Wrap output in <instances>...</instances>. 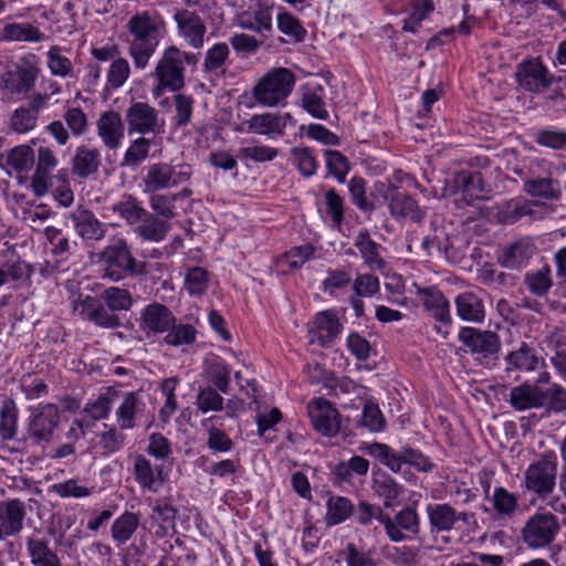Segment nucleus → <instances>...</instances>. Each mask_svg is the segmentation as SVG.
<instances>
[{
	"instance_id": "f257e3e1",
	"label": "nucleus",
	"mask_w": 566,
	"mask_h": 566,
	"mask_svg": "<svg viewBox=\"0 0 566 566\" xmlns=\"http://www.w3.org/2000/svg\"><path fill=\"white\" fill-rule=\"evenodd\" d=\"M129 54L138 69H145L167 33L164 19L156 12L144 11L127 23Z\"/></svg>"
},
{
	"instance_id": "f03ea898",
	"label": "nucleus",
	"mask_w": 566,
	"mask_h": 566,
	"mask_svg": "<svg viewBox=\"0 0 566 566\" xmlns=\"http://www.w3.org/2000/svg\"><path fill=\"white\" fill-rule=\"evenodd\" d=\"M197 62L192 53L181 52L174 45L166 48L155 70L158 84L153 88L154 96L158 97L165 90H180L185 83L184 64L196 65Z\"/></svg>"
},
{
	"instance_id": "7ed1b4c3",
	"label": "nucleus",
	"mask_w": 566,
	"mask_h": 566,
	"mask_svg": "<svg viewBox=\"0 0 566 566\" xmlns=\"http://www.w3.org/2000/svg\"><path fill=\"white\" fill-rule=\"evenodd\" d=\"M294 85L295 77L291 71L275 69L259 80L253 87V97L263 107L283 106Z\"/></svg>"
},
{
	"instance_id": "20e7f679",
	"label": "nucleus",
	"mask_w": 566,
	"mask_h": 566,
	"mask_svg": "<svg viewBox=\"0 0 566 566\" xmlns=\"http://www.w3.org/2000/svg\"><path fill=\"white\" fill-rule=\"evenodd\" d=\"M557 458L554 453L544 454L528 464L523 475V486L538 497L549 495L556 485Z\"/></svg>"
},
{
	"instance_id": "39448f33",
	"label": "nucleus",
	"mask_w": 566,
	"mask_h": 566,
	"mask_svg": "<svg viewBox=\"0 0 566 566\" xmlns=\"http://www.w3.org/2000/svg\"><path fill=\"white\" fill-rule=\"evenodd\" d=\"M559 532V523L548 512H536L522 530L523 542L533 549L544 548L554 542Z\"/></svg>"
},
{
	"instance_id": "423d86ee",
	"label": "nucleus",
	"mask_w": 566,
	"mask_h": 566,
	"mask_svg": "<svg viewBox=\"0 0 566 566\" xmlns=\"http://www.w3.org/2000/svg\"><path fill=\"white\" fill-rule=\"evenodd\" d=\"M295 120L290 113L255 114L251 118L235 124L233 130L241 134H258L275 138L284 134L285 128L294 126Z\"/></svg>"
},
{
	"instance_id": "0eeeda50",
	"label": "nucleus",
	"mask_w": 566,
	"mask_h": 566,
	"mask_svg": "<svg viewBox=\"0 0 566 566\" xmlns=\"http://www.w3.org/2000/svg\"><path fill=\"white\" fill-rule=\"evenodd\" d=\"M101 264L104 275L112 281L135 273V260L123 240H116L105 248L101 254Z\"/></svg>"
},
{
	"instance_id": "6e6552de",
	"label": "nucleus",
	"mask_w": 566,
	"mask_h": 566,
	"mask_svg": "<svg viewBox=\"0 0 566 566\" xmlns=\"http://www.w3.org/2000/svg\"><path fill=\"white\" fill-rule=\"evenodd\" d=\"M191 169L187 165L170 166L155 164L148 168L145 177V190L154 192L164 188L175 187L190 178Z\"/></svg>"
},
{
	"instance_id": "1a4fd4ad",
	"label": "nucleus",
	"mask_w": 566,
	"mask_h": 566,
	"mask_svg": "<svg viewBox=\"0 0 566 566\" xmlns=\"http://www.w3.org/2000/svg\"><path fill=\"white\" fill-rule=\"evenodd\" d=\"M307 413L314 429L326 437L335 436L340 426L339 413L333 405L323 398H316L308 402Z\"/></svg>"
},
{
	"instance_id": "9d476101",
	"label": "nucleus",
	"mask_w": 566,
	"mask_h": 566,
	"mask_svg": "<svg viewBox=\"0 0 566 566\" xmlns=\"http://www.w3.org/2000/svg\"><path fill=\"white\" fill-rule=\"evenodd\" d=\"M57 423V407L53 403L39 405L31 411L29 433L36 442H49Z\"/></svg>"
},
{
	"instance_id": "9b49d317",
	"label": "nucleus",
	"mask_w": 566,
	"mask_h": 566,
	"mask_svg": "<svg viewBox=\"0 0 566 566\" xmlns=\"http://www.w3.org/2000/svg\"><path fill=\"white\" fill-rule=\"evenodd\" d=\"M36 69L34 66H17L4 72L0 78V88L11 98H21L34 86Z\"/></svg>"
},
{
	"instance_id": "f8f14e48",
	"label": "nucleus",
	"mask_w": 566,
	"mask_h": 566,
	"mask_svg": "<svg viewBox=\"0 0 566 566\" xmlns=\"http://www.w3.org/2000/svg\"><path fill=\"white\" fill-rule=\"evenodd\" d=\"M458 338L472 354L483 357L496 354L500 348L497 336L490 331L465 326L459 331Z\"/></svg>"
},
{
	"instance_id": "ddd939ff",
	"label": "nucleus",
	"mask_w": 566,
	"mask_h": 566,
	"mask_svg": "<svg viewBox=\"0 0 566 566\" xmlns=\"http://www.w3.org/2000/svg\"><path fill=\"white\" fill-rule=\"evenodd\" d=\"M426 513L429 524L434 532H448L455 527L459 521L468 522L471 516L465 512H458L446 503L428 504Z\"/></svg>"
},
{
	"instance_id": "4468645a",
	"label": "nucleus",
	"mask_w": 566,
	"mask_h": 566,
	"mask_svg": "<svg viewBox=\"0 0 566 566\" xmlns=\"http://www.w3.org/2000/svg\"><path fill=\"white\" fill-rule=\"evenodd\" d=\"M25 517L24 503L18 499L0 501V541L18 534Z\"/></svg>"
},
{
	"instance_id": "2eb2a0df",
	"label": "nucleus",
	"mask_w": 566,
	"mask_h": 566,
	"mask_svg": "<svg viewBox=\"0 0 566 566\" xmlns=\"http://www.w3.org/2000/svg\"><path fill=\"white\" fill-rule=\"evenodd\" d=\"M516 78L521 86L531 92H538L551 83L548 71L539 59L521 63L516 71Z\"/></svg>"
},
{
	"instance_id": "dca6fc26",
	"label": "nucleus",
	"mask_w": 566,
	"mask_h": 566,
	"mask_svg": "<svg viewBox=\"0 0 566 566\" xmlns=\"http://www.w3.org/2000/svg\"><path fill=\"white\" fill-rule=\"evenodd\" d=\"M135 478L143 490L156 493L165 484L168 472L163 465H153L149 460L143 455H138L134 463Z\"/></svg>"
},
{
	"instance_id": "f3484780",
	"label": "nucleus",
	"mask_w": 566,
	"mask_h": 566,
	"mask_svg": "<svg viewBox=\"0 0 566 566\" xmlns=\"http://www.w3.org/2000/svg\"><path fill=\"white\" fill-rule=\"evenodd\" d=\"M424 310L438 322L449 324L451 322L450 304L444 295L436 287L421 289L412 284Z\"/></svg>"
},
{
	"instance_id": "a211bd4d",
	"label": "nucleus",
	"mask_w": 566,
	"mask_h": 566,
	"mask_svg": "<svg viewBox=\"0 0 566 566\" xmlns=\"http://www.w3.org/2000/svg\"><path fill=\"white\" fill-rule=\"evenodd\" d=\"M342 325L333 311L317 313L310 329L311 342L325 346L340 333Z\"/></svg>"
},
{
	"instance_id": "6ab92c4d",
	"label": "nucleus",
	"mask_w": 566,
	"mask_h": 566,
	"mask_svg": "<svg viewBox=\"0 0 566 566\" xmlns=\"http://www.w3.org/2000/svg\"><path fill=\"white\" fill-rule=\"evenodd\" d=\"M175 321L174 314L165 305L153 303L142 312L140 328L147 333L163 334Z\"/></svg>"
},
{
	"instance_id": "aec40b11",
	"label": "nucleus",
	"mask_w": 566,
	"mask_h": 566,
	"mask_svg": "<svg viewBox=\"0 0 566 566\" xmlns=\"http://www.w3.org/2000/svg\"><path fill=\"white\" fill-rule=\"evenodd\" d=\"M175 21L177 22L179 34L190 46L195 49L203 46L206 25L196 13L186 10L177 12Z\"/></svg>"
},
{
	"instance_id": "412c9836",
	"label": "nucleus",
	"mask_w": 566,
	"mask_h": 566,
	"mask_svg": "<svg viewBox=\"0 0 566 566\" xmlns=\"http://www.w3.org/2000/svg\"><path fill=\"white\" fill-rule=\"evenodd\" d=\"M97 135L108 148H118L124 138V124L120 115L115 111L103 113L97 120Z\"/></svg>"
},
{
	"instance_id": "4be33fe9",
	"label": "nucleus",
	"mask_w": 566,
	"mask_h": 566,
	"mask_svg": "<svg viewBox=\"0 0 566 566\" xmlns=\"http://www.w3.org/2000/svg\"><path fill=\"white\" fill-rule=\"evenodd\" d=\"M510 403L517 411L542 408L545 405L544 390L527 382L515 386L510 392Z\"/></svg>"
},
{
	"instance_id": "5701e85b",
	"label": "nucleus",
	"mask_w": 566,
	"mask_h": 566,
	"mask_svg": "<svg viewBox=\"0 0 566 566\" xmlns=\"http://www.w3.org/2000/svg\"><path fill=\"white\" fill-rule=\"evenodd\" d=\"M130 132L146 134L154 132L157 126V112L146 103H134L126 113Z\"/></svg>"
},
{
	"instance_id": "b1692460",
	"label": "nucleus",
	"mask_w": 566,
	"mask_h": 566,
	"mask_svg": "<svg viewBox=\"0 0 566 566\" xmlns=\"http://www.w3.org/2000/svg\"><path fill=\"white\" fill-rule=\"evenodd\" d=\"M457 315L465 322L482 323L485 317V308L482 298L471 291L460 293L455 297Z\"/></svg>"
},
{
	"instance_id": "393cba45",
	"label": "nucleus",
	"mask_w": 566,
	"mask_h": 566,
	"mask_svg": "<svg viewBox=\"0 0 566 566\" xmlns=\"http://www.w3.org/2000/svg\"><path fill=\"white\" fill-rule=\"evenodd\" d=\"M360 450L377 459L392 472H399L405 464V450L397 452L385 443H366Z\"/></svg>"
},
{
	"instance_id": "a878e982",
	"label": "nucleus",
	"mask_w": 566,
	"mask_h": 566,
	"mask_svg": "<svg viewBox=\"0 0 566 566\" xmlns=\"http://www.w3.org/2000/svg\"><path fill=\"white\" fill-rule=\"evenodd\" d=\"M202 366L207 379L220 391L227 392L231 370L224 360L217 355L209 354L205 357Z\"/></svg>"
},
{
	"instance_id": "bb28decb",
	"label": "nucleus",
	"mask_w": 566,
	"mask_h": 566,
	"mask_svg": "<svg viewBox=\"0 0 566 566\" xmlns=\"http://www.w3.org/2000/svg\"><path fill=\"white\" fill-rule=\"evenodd\" d=\"M35 154L31 146L19 145L8 151L6 167L10 175L28 174L34 166Z\"/></svg>"
},
{
	"instance_id": "cd10ccee",
	"label": "nucleus",
	"mask_w": 566,
	"mask_h": 566,
	"mask_svg": "<svg viewBox=\"0 0 566 566\" xmlns=\"http://www.w3.org/2000/svg\"><path fill=\"white\" fill-rule=\"evenodd\" d=\"M139 526V516L133 512H124L117 516L111 528L112 538L116 546L126 544Z\"/></svg>"
},
{
	"instance_id": "c85d7f7f",
	"label": "nucleus",
	"mask_w": 566,
	"mask_h": 566,
	"mask_svg": "<svg viewBox=\"0 0 566 566\" xmlns=\"http://www.w3.org/2000/svg\"><path fill=\"white\" fill-rule=\"evenodd\" d=\"M74 227L78 235L86 240H101L105 234L104 226L93 213L82 210L73 217Z\"/></svg>"
},
{
	"instance_id": "c756f323",
	"label": "nucleus",
	"mask_w": 566,
	"mask_h": 566,
	"mask_svg": "<svg viewBox=\"0 0 566 566\" xmlns=\"http://www.w3.org/2000/svg\"><path fill=\"white\" fill-rule=\"evenodd\" d=\"M113 399L111 394L102 395L94 401L88 402L82 411L81 419L76 421L81 431L90 426L91 420H101L108 417Z\"/></svg>"
},
{
	"instance_id": "7c9ffc66",
	"label": "nucleus",
	"mask_w": 566,
	"mask_h": 566,
	"mask_svg": "<svg viewBox=\"0 0 566 566\" xmlns=\"http://www.w3.org/2000/svg\"><path fill=\"white\" fill-rule=\"evenodd\" d=\"M75 310L81 311V314L85 318L94 322L101 327L111 328L117 325V318L107 313L94 298L90 296L85 297Z\"/></svg>"
},
{
	"instance_id": "2f4dec72",
	"label": "nucleus",
	"mask_w": 566,
	"mask_h": 566,
	"mask_svg": "<svg viewBox=\"0 0 566 566\" xmlns=\"http://www.w3.org/2000/svg\"><path fill=\"white\" fill-rule=\"evenodd\" d=\"M507 369H516L521 371L535 370L542 359L537 357L534 350L526 344H522L518 349L511 352L506 358Z\"/></svg>"
},
{
	"instance_id": "473e14b6",
	"label": "nucleus",
	"mask_w": 566,
	"mask_h": 566,
	"mask_svg": "<svg viewBox=\"0 0 566 566\" xmlns=\"http://www.w3.org/2000/svg\"><path fill=\"white\" fill-rule=\"evenodd\" d=\"M99 166V153L86 146L77 147L73 159V171L81 177L94 174Z\"/></svg>"
},
{
	"instance_id": "72a5a7b5",
	"label": "nucleus",
	"mask_w": 566,
	"mask_h": 566,
	"mask_svg": "<svg viewBox=\"0 0 566 566\" xmlns=\"http://www.w3.org/2000/svg\"><path fill=\"white\" fill-rule=\"evenodd\" d=\"M326 509V524L333 526L346 521L353 514L354 505L347 497L331 496L327 500Z\"/></svg>"
},
{
	"instance_id": "f704fd0d",
	"label": "nucleus",
	"mask_w": 566,
	"mask_h": 566,
	"mask_svg": "<svg viewBox=\"0 0 566 566\" xmlns=\"http://www.w3.org/2000/svg\"><path fill=\"white\" fill-rule=\"evenodd\" d=\"M2 39L6 41L39 42L42 40V34L32 24L13 22L3 27Z\"/></svg>"
},
{
	"instance_id": "c9c22d12",
	"label": "nucleus",
	"mask_w": 566,
	"mask_h": 566,
	"mask_svg": "<svg viewBox=\"0 0 566 566\" xmlns=\"http://www.w3.org/2000/svg\"><path fill=\"white\" fill-rule=\"evenodd\" d=\"M355 245L368 268L371 270L382 269L384 260L379 255L378 245L369 238L367 232H359L355 240Z\"/></svg>"
},
{
	"instance_id": "e433bc0d",
	"label": "nucleus",
	"mask_w": 566,
	"mask_h": 566,
	"mask_svg": "<svg viewBox=\"0 0 566 566\" xmlns=\"http://www.w3.org/2000/svg\"><path fill=\"white\" fill-rule=\"evenodd\" d=\"M455 181L461 186L462 197L468 202L484 196V186L479 172L462 171L457 176Z\"/></svg>"
},
{
	"instance_id": "4c0bfd02",
	"label": "nucleus",
	"mask_w": 566,
	"mask_h": 566,
	"mask_svg": "<svg viewBox=\"0 0 566 566\" xmlns=\"http://www.w3.org/2000/svg\"><path fill=\"white\" fill-rule=\"evenodd\" d=\"M28 552L34 566H59V557L40 539H29Z\"/></svg>"
},
{
	"instance_id": "58836bf2",
	"label": "nucleus",
	"mask_w": 566,
	"mask_h": 566,
	"mask_svg": "<svg viewBox=\"0 0 566 566\" xmlns=\"http://www.w3.org/2000/svg\"><path fill=\"white\" fill-rule=\"evenodd\" d=\"M314 254V249L310 244L292 248L277 260V266L282 271L296 270L308 261Z\"/></svg>"
},
{
	"instance_id": "ea45409f",
	"label": "nucleus",
	"mask_w": 566,
	"mask_h": 566,
	"mask_svg": "<svg viewBox=\"0 0 566 566\" xmlns=\"http://www.w3.org/2000/svg\"><path fill=\"white\" fill-rule=\"evenodd\" d=\"M46 65L55 76H73V63L59 46H53L46 52Z\"/></svg>"
},
{
	"instance_id": "a19ab883",
	"label": "nucleus",
	"mask_w": 566,
	"mask_h": 566,
	"mask_svg": "<svg viewBox=\"0 0 566 566\" xmlns=\"http://www.w3.org/2000/svg\"><path fill=\"white\" fill-rule=\"evenodd\" d=\"M434 7L431 0H415L403 19V30L416 32L420 23L428 18Z\"/></svg>"
},
{
	"instance_id": "79ce46f5",
	"label": "nucleus",
	"mask_w": 566,
	"mask_h": 566,
	"mask_svg": "<svg viewBox=\"0 0 566 566\" xmlns=\"http://www.w3.org/2000/svg\"><path fill=\"white\" fill-rule=\"evenodd\" d=\"M18 430V410L13 401L3 402L0 411V436L3 440L14 438Z\"/></svg>"
},
{
	"instance_id": "37998d69",
	"label": "nucleus",
	"mask_w": 566,
	"mask_h": 566,
	"mask_svg": "<svg viewBox=\"0 0 566 566\" xmlns=\"http://www.w3.org/2000/svg\"><path fill=\"white\" fill-rule=\"evenodd\" d=\"M491 503L499 515L511 516L517 509V496L500 486L495 488Z\"/></svg>"
},
{
	"instance_id": "c03bdc74",
	"label": "nucleus",
	"mask_w": 566,
	"mask_h": 566,
	"mask_svg": "<svg viewBox=\"0 0 566 566\" xmlns=\"http://www.w3.org/2000/svg\"><path fill=\"white\" fill-rule=\"evenodd\" d=\"M139 410L137 397L129 392L124 396L122 403L116 410V418L122 429H130L134 427V419Z\"/></svg>"
},
{
	"instance_id": "a18cd8bd",
	"label": "nucleus",
	"mask_w": 566,
	"mask_h": 566,
	"mask_svg": "<svg viewBox=\"0 0 566 566\" xmlns=\"http://www.w3.org/2000/svg\"><path fill=\"white\" fill-rule=\"evenodd\" d=\"M196 335L197 331L192 325L174 323L167 331L164 342L169 346L189 345L196 340Z\"/></svg>"
},
{
	"instance_id": "49530a36",
	"label": "nucleus",
	"mask_w": 566,
	"mask_h": 566,
	"mask_svg": "<svg viewBox=\"0 0 566 566\" xmlns=\"http://www.w3.org/2000/svg\"><path fill=\"white\" fill-rule=\"evenodd\" d=\"M184 285L192 296H201L208 286V273L201 268H191L185 274Z\"/></svg>"
},
{
	"instance_id": "de8ad7c7",
	"label": "nucleus",
	"mask_w": 566,
	"mask_h": 566,
	"mask_svg": "<svg viewBox=\"0 0 566 566\" xmlns=\"http://www.w3.org/2000/svg\"><path fill=\"white\" fill-rule=\"evenodd\" d=\"M103 300L112 311H128L133 304L129 292L116 286L106 289Z\"/></svg>"
},
{
	"instance_id": "09e8293b",
	"label": "nucleus",
	"mask_w": 566,
	"mask_h": 566,
	"mask_svg": "<svg viewBox=\"0 0 566 566\" xmlns=\"http://www.w3.org/2000/svg\"><path fill=\"white\" fill-rule=\"evenodd\" d=\"M326 167L328 171L339 181L344 182L349 171L347 158L337 150H325Z\"/></svg>"
},
{
	"instance_id": "8fccbe9b",
	"label": "nucleus",
	"mask_w": 566,
	"mask_h": 566,
	"mask_svg": "<svg viewBox=\"0 0 566 566\" xmlns=\"http://www.w3.org/2000/svg\"><path fill=\"white\" fill-rule=\"evenodd\" d=\"M168 231V223L166 221L147 217L138 227L139 234L146 240L159 242Z\"/></svg>"
},
{
	"instance_id": "3c124183",
	"label": "nucleus",
	"mask_w": 566,
	"mask_h": 566,
	"mask_svg": "<svg viewBox=\"0 0 566 566\" xmlns=\"http://www.w3.org/2000/svg\"><path fill=\"white\" fill-rule=\"evenodd\" d=\"M525 190L539 199H554L559 195L558 187L551 179H536L525 182Z\"/></svg>"
},
{
	"instance_id": "603ef678",
	"label": "nucleus",
	"mask_w": 566,
	"mask_h": 566,
	"mask_svg": "<svg viewBox=\"0 0 566 566\" xmlns=\"http://www.w3.org/2000/svg\"><path fill=\"white\" fill-rule=\"evenodd\" d=\"M130 67L127 60L118 57L114 60L107 72V85L111 88H119L127 81Z\"/></svg>"
},
{
	"instance_id": "864d4df0",
	"label": "nucleus",
	"mask_w": 566,
	"mask_h": 566,
	"mask_svg": "<svg viewBox=\"0 0 566 566\" xmlns=\"http://www.w3.org/2000/svg\"><path fill=\"white\" fill-rule=\"evenodd\" d=\"M322 94V87L306 92L303 96V107L313 117L318 119H326L328 117V113L324 107Z\"/></svg>"
},
{
	"instance_id": "5fc2aeb1",
	"label": "nucleus",
	"mask_w": 566,
	"mask_h": 566,
	"mask_svg": "<svg viewBox=\"0 0 566 566\" xmlns=\"http://www.w3.org/2000/svg\"><path fill=\"white\" fill-rule=\"evenodd\" d=\"M293 161L300 172L306 177L315 174L317 164L311 150L306 147H295L292 150Z\"/></svg>"
},
{
	"instance_id": "6e6d98bb",
	"label": "nucleus",
	"mask_w": 566,
	"mask_h": 566,
	"mask_svg": "<svg viewBox=\"0 0 566 566\" xmlns=\"http://www.w3.org/2000/svg\"><path fill=\"white\" fill-rule=\"evenodd\" d=\"M38 113L29 108H18L11 116V127L22 134L30 132L36 124Z\"/></svg>"
},
{
	"instance_id": "4d7b16f0",
	"label": "nucleus",
	"mask_w": 566,
	"mask_h": 566,
	"mask_svg": "<svg viewBox=\"0 0 566 566\" xmlns=\"http://www.w3.org/2000/svg\"><path fill=\"white\" fill-rule=\"evenodd\" d=\"M150 149V142L144 137L135 139L127 148L124 163L127 166H136L146 159Z\"/></svg>"
},
{
	"instance_id": "13d9d810",
	"label": "nucleus",
	"mask_w": 566,
	"mask_h": 566,
	"mask_svg": "<svg viewBox=\"0 0 566 566\" xmlns=\"http://www.w3.org/2000/svg\"><path fill=\"white\" fill-rule=\"evenodd\" d=\"M197 406L203 413L220 411L223 408V398L212 388H203L197 396Z\"/></svg>"
},
{
	"instance_id": "bf43d9fd",
	"label": "nucleus",
	"mask_w": 566,
	"mask_h": 566,
	"mask_svg": "<svg viewBox=\"0 0 566 566\" xmlns=\"http://www.w3.org/2000/svg\"><path fill=\"white\" fill-rule=\"evenodd\" d=\"M385 290L387 300L394 304H405V282L399 274L392 273L385 276Z\"/></svg>"
},
{
	"instance_id": "052dcab7",
	"label": "nucleus",
	"mask_w": 566,
	"mask_h": 566,
	"mask_svg": "<svg viewBox=\"0 0 566 566\" xmlns=\"http://www.w3.org/2000/svg\"><path fill=\"white\" fill-rule=\"evenodd\" d=\"M361 423L371 432H381L386 424L380 409L374 403H366L364 406Z\"/></svg>"
},
{
	"instance_id": "680f3d73",
	"label": "nucleus",
	"mask_w": 566,
	"mask_h": 566,
	"mask_svg": "<svg viewBox=\"0 0 566 566\" xmlns=\"http://www.w3.org/2000/svg\"><path fill=\"white\" fill-rule=\"evenodd\" d=\"M528 290L536 295H544L551 287L549 270L543 268L535 272H530L525 277Z\"/></svg>"
},
{
	"instance_id": "e2e57ef3",
	"label": "nucleus",
	"mask_w": 566,
	"mask_h": 566,
	"mask_svg": "<svg viewBox=\"0 0 566 566\" xmlns=\"http://www.w3.org/2000/svg\"><path fill=\"white\" fill-rule=\"evenodd\" d=\"M375 490L377 494L385 500V506L389 507L394 502L398 501L402 495V488L391 479L376 481Z\"/></svg>"
},
{
	"instance_id": "0e129e2a",
	"label": "nucleus",
	"mask_w": 566,
	"mask_h": 566,
	"mask_svg": "<svg viewBox=\"0 0 566 566\" xmlns=\"http://www.w3.org/2000/svg\"><path fill=\"white\" fill-rule=\"evenodd\" d=\"M348 189L354 205L360 210L369 211L373 209L371 202L366 198V182L360 177H353L349 180Z\"/></svg>"
},
{
	"instance_id": "69168bd1",
	"label": "nucleus",
	"mask_w": 566,
	"mask_h": 566,
	"mask_svg": "<svg viewBox=\"0 0 566 566\" xmlns=\"http://www.w3.org/2000/svg\"><path fill=\"white\" fill-rule=\"evenodd\" d=\"M277 28L282 33L292 36L296 41L303 40L305 34V30L298 20L290 13H280L277 15Z\"/></svg>"
},
{
	"instance_id": "338daca9",
	"label": "nucleus",
	"mask_w": 566,
	"mask_h": 566,
	"mask_svg": "<svg viewBox=\"0 0 566 566\" xmlns=\"http://www.w3.org/2000/svg\"><path fill=\"white\" fill-rule=\"evenodd\" d=\"M64 119L73 135H82L87 129V117L80 107H67Z\"/></svg>"
},
{
	"instance_id": "774afa93",
	"label": "nucleus",
	"mask_w": 566,
	"mask_h": 566,
	"mask_svg": "<svg viewBox=\"0 0 566 566\" xmlns=\"http://www.w3.org/2000/svg\"><path fill=\"white\" fill-rule=\"evenodd\" d=\"M545 405L547 409L559 412L566 410V390L560 386L554 385L544 390Z\"/></svg>"
}]
</instances>
